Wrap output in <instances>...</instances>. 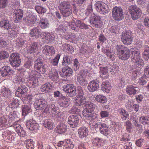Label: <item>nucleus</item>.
<instances>
[{
    "label": "nucleus",
    "instance_id": "obj_1",
    "mask_svg": "<svg viewBox=\"0 0 149 149\" xmlns=\"http://www.w3.org/2000/svg\"><path fill=\"white\" fill-rule=\"evenodd\" d=\"M78 89L81 95L76 96L74 100V103L77 106L84 107L82 115L88 120L89 124H92V122L97 121L98 119L97 115L95 113H92L95 109V105L87 100L85 97L83 96V92L81 88L79 87Z\"/></svg>",
    "mask_w": 149,
    "mask_h": 149
},
{
    "label": "nucleus",
    "instance_id": "obj_2",
    "mask_svg": "<svg viewBox=\"0 0 149 149\" xmlns=\"http://www.w3.org/2000/svg\"><path fill=\"white\" fill-rule=\"evenodd\" d=\"M130 52L132 54L131 58L132 62L139 68L133 70L131 78L132 80H133L136 79L137 76L140 74V68L144 65L143 61L141 58L139 50L136 48H132L130 50L128 48L126 49L124 51L118 54V56L121 59L125 60L128 59L130 57Z\"/></svg>",
    "mask_w": 149,
    "mask_h": 149
},
{
    "label": "nucleus",
    "instance_id": "obj_3",
    "mask_svg": "<svg viewBox=\"0 0 149 149\" xmlns=\"http://www.w3.org/2000/svg\"><path fill=\"white\" fill-rule=\"evenodd\" d=\"M98 119L97 121H93L92 122V124H89L90 127L93 128V130H95V132L99 127L100 132L101 133L105 136H107L109 135L111 133V132L108 126L104 123L101 124L98 122Z\"/></svg>",
    "mask_w": 149,
    "mask_h": 149
},
{
    "label": "nucleus",
    "instance_id": "obj_4",
    "mask_svg": "<svg viewBox=\"0 0 149 149\" xmlns=\"http://www.w3.org/2000/svg\"><path fill=\"white\" fill-rule=\"evenodd\" d=\"M59 8L64 17L69 16L72 13L71 7L69 3L68 2H62L59 6Z\"/></svg>",
    "mask_w": 149,
    "mask_h": 149
},
{
    "label": "nucleus",
    "instance_id": "obj_5",
    "mask_svg": "<svg viewBox=\"0 0 149 149\" xmlns=\"http://www.w3.org/2000/svg\"><path fill=\"white\" fill-rule=\"evenodd\" d=\"M79 87L77 88V90H76L75 87L72 84H67L64 86L63 87V90L69 96L72 97L74 96L76 94H78V95H81L78 89Z\"/></svg>",
    "mask_w": 149,
    "mask_h": 149
},
{
    "label": "nucleus",
    "instance_id": "obj_6",
    "mask_svg": "<svg viewBox=\"0 0 149 149\" xmlns=\"http://www.w3.org/2000/svg\"><path fill=\"white\" fill-rule=\"evenodd\" d=\"M131 17L133 20H135L140 18L142 14L140 9L135 5H132L129 8Z\"/></svg>",
    "mask_w": 149,
    "mask_h": 149
},
{
    "label": "nucleus",
    "instance_id": "obj_7",
    "mask_svg": "<svg viewBox=\"0 0 149 149\" xmlns=\"http://www.w3.org/2000/svg\"><path fill=\"white\" fill-rule=\"evenodd\" d=\"M89 76V73L87 70H81L78 74L77 80L78 82L81 86H85L88 84L86 77Z\"/></svg>",
    "mask_w": 149,
    "mask_h": 149
},
{
    "label": "nucleus",
    "instance_id": "obj_8",
    "mask_svg": "<svg viewBox=\"0 0 149 149\" xmlns=\"http://www.w3.org/2000/svg\"><path fill=\"white\" fill-rule=\"evenodd\" d=\"M28 73V75L25 76V78L26 79V81H28L29 83L31 84L30 87H34L33 86H34V84L38 83L37 74L38 73L36 71H32L31 73Z\"/></svg>",
    "mask_w": 149,
    "mask_h": 149
},
{
    "label": "nucleus",
    "instance_id": "obj_9",
    "mask_svg": "<svg viewBox=\"0 0 149 149\" xmlns=\"http://www.w3.org/2000/svg\"><path fill=\"white\" fill-rule=\"evenodd\" d=\"M95 6L96 10L101 14H105L109 11L107 5L101 1L97 2L95 4Z\"/></svg>",
    "mask_w": 149,
    "mask_h": 149
},
{
    "label": "nucleus",
    "instance_id": "obj_10",
    "mask_svg": "<svg viewBox=\"0 0 149 149\" xmlns=\"http://www.w3.org/2000/svg\"><path fill=\"white\" fill-rule=\"evenodd\" d=\"M112 17L116 20L120 21L123 18V10L120 7H115L112 10Z\"/></svg>",
    "mask_w": 149,
    "mask_h": 149
},
{
    "label": "nucleus",
    "instance_id": "obj_11",
    "mask_svg": "<svg viewBox=\"0 0 149 149\" xmlns=\"http://www.w3.org/2000/svg\"><path fill=\"white\" fill-rule=\"evenodd\" d=\"M9 61L10 64L13 67H18L21 63L20 58L19 54L16 53L11 54L10 57Z\"/></svg>",
    "mask_w": 149,
    "mask_h": 149
},
{
    "label": "nucleus",
    "instance_id": "obj_12",
    "mask_svg": "<svg viewBox=\"0 0 149 149\" xmlns=\"http://www.w3.org/2000/svg\"><path fill=\"white\" fill-rule=\"evenodd\" d=\"M121 39L125 45H128L131 44L132 42V38L130 32L125 31L123 32L121 36Z\"/></svg>",
    "mask_w": 149,
    "mask_h": 149
},
{
    "label": "nucleus",
    "instance_id": "obj_13",
    "mask_svg": "<svg viewBox=\"0 0 149 149\" xmlns=\"http://www.w3.org/2000/svg\"><path fill=\"white\" fill-rule=\"evenodd\" d=\"M90 22L92 26L96 28H100L102 26V24L100 17L95 15L94 14L91 15Z\"/></svg>",
    "mask_w": 149,
    "mask_h": 149
},
{
    "label": "nucleus",
    "instance_id": "obj_14",
    "mask_svg": "<svg viewBox=\"0 0 149 149\" xmlns=\"http://www.w3.org/2000/svg\"><path fill=\"white\" fill-rule=\"evenodd\" d=\"M79 118L77 115L70 116L68 118V123L70 125V127L75 128L79 125Z\"/></svg>",
    "mask_w": 149,
    "mask_h": 149
},
{
    "label": "nucleus",
    "instance_id": "obj_15",
    "mask_svg": "<svg viewBox=\"0 0 149 149\" xmlns=\"http://www.w3.org/2000/svg\"><path fill=\"white\" fill-rule=\"evenodd\" d=\"M42 53L46 55L50 56L55 54L54 48L52 46L45 45L42 48Z\"/></svg>",
    "mask_w": 149,
    "mask_h": 149
},
{
    "label": "nucleus",
    "instance_id": "obj_16",
    "mask_svg": "<svg viewBox=\"0 0 149 149\" xmlns=\"http://www.w3.org/2000/svg\"><path fill=\"white\" fill-rule=\"evenodd\" d=\"M47 104V102L44 99H41L36 100L34 105L36 110H42L45 107Z\"/></svg>",
    "mask_w": 149,
    "mask_h": 149
},
{
    "label": "nucleus",
    "instance_id": "obj_17",
    "mask_svg": "<svg viewBox=\"0 0 149 149\" xmlns=\"http://www.w3.org/2000/svg\"><path fill=\"white\" fill-rule=\"evenodd\" d=\"M34 67L35 69L38 70L41 74H43L46 72L45 65L43 64L41 60H37L36 61Z\"/></svg>",
    "mask_w": 149,
    "mask_h": 149
},
{
    "label": "nucleus",
    "instance_id": "obj_18",
    "mask_svg": "<svg viewBox=\"0 0 149 149\" xmlns=\"http://www.w3.org/2000/svg\"><path fill=\"white\" fill-rule=\"evenodd\" d=\"M27 127L31 131H36L38 129V125L36 121L33 119H30L26 122Z\"/></svg>",
    "mask_w": 149,
    "mask_h": 149
},
{
    "label": "nucleus",
    "instance_id": "obj_19",
    "mask_svg": "<svg viewBox=\"0 0 149 149\" xmlns=\"http://www.w3.org/2000/svg\"><path fill=\"white\" fill-rule=\"evenodd\" d=\"M73 71L72 69L69 67L67 66L63 68L61 72H60L61 77L65 78L72 75Z\"/></svg>",
    "mask_w": 149,
    "mask_h": 149
},
{
    "label": "nucleus",
    "instance_id": "obj_20",
    "mask_svg": "<svg viewBox=\"0 0 149 149\" xmlns=\"http://www.w3.org/2000/svg\"><path fill=\"white\" fill-rule=\"evenodd\" d=\"M55 35L52 33L47 32H42V38L45 39L47 42H52L55 38Z\"/></svg>",
    "mask_w": 149,
    "mask_h": 149
},
{
    "label": "nucleus",
    "instance_id": "obj_21",
    "mask_svg": "<svg viewBox=\"0 0 149 149\" xmlns=\"http://www.w3.org/2000/svg\"><path fill=\"white\" fill-rule=\"evenodd\" d=\"M99 88L98 82L95 80L90 82L87 86L88 90L90 92H94Z\"/></svg>",
    "mask_w": 149,
    "mask_h": 149
},
{
    "label": "nucleus",
    "instance_id": "obj_22",
    "mask_svg": "<svg viewBox=\"0 0 149 149\" xmlns=\"http://www.w3.org/2000/svg\"><path fill=\"white\" fill-rule=\"evenodd\" d=\"M49 77L54 81H56L58 79V75L56 70L54 68H51L49 71Z\"/></svg>",
    "mask_w": 149,
    "mask_h": 149
},
{
    "label": "nucleus",
    "instance_id": "obj_23",
    "mask_svg": "<svg viewBox=\"0 0 149 149\" xmlns=\"http://www.w3.org/2000/svg\"><path fill=\"white\" fill-rule=\"evenodd\" d=\"M42 32H41L40 29L39 28L35 27L33 28L30 33V36L33 37V38H37L40 36L42 37Z\"/></svg>",
    "mask_w": 149,
    "mask_h": 149
},
{
    "label": "nucleus",
    "instance_id": "obj_24",
    "mask_svg": "<svg viewBox=\"0 0 149 149\" xmlns=\"http://www.w3.org/2000/svg\"><path fill=\"white\" fill-rule=\"evenodd\" d=\"M19 113L15 110L11 111L8 115L9 118V123H10L13 121H18L19 120L18 118Z\"/></svg>",
    "mask_w": 149,
    "mask_h": 149
},
{
    "label": "nucleus",
    "instance_id": "obj_25",
    "mask_svg": "<svg viewBox=\"0 0 149 149\" xmlns=\"http://www.w3.org/2000/svg\"><path fill=\"white\" fill-rule=\"evenodd\" d=\"M79 137L81 138L87 136L88 134V130L85 127L80 128L78 130Z\"/></svg>",
    "mask_w": 149,
    "mask_h": 149
},
{
    "label": "nucleus",
    "instance_id": "obj_26",
    "mask_svg": "<svg viewBox=\"0 0 149 149\" xmlns=\"http://www.w3.org/2000/svg\"><path fill=\"white\" fill-rule=\"evenodd\" d=\"M54 87L53 83L52 82H47L41 86V89L42 91L47 93Z\"/></svg>",
    "mask_w": 149,
    "mask_h": 149
},
{
    "label": "nucleus",
    "instance_id": "obj_27",
    "mask_svg": "<svg viewBox=\"0 0 149 149\" xmlns=\"http://www.w3.org/2000/svg\"><path fill=\"white\" fill-rule=\"evenodd\" d=\"M25 23L30 26H32L36 21L35 16L29 15L27 16L24 20Z\"/></svg>",
    "mask_w": 149,
    "mask_h": 149
},
{
    "label": "nucleus",
    "instance_id": "obj_28",
    "mask_svg": "<svg viewBox=\"0 0 149 149\" xmlns=\"http://www.w3.org/2000/svg\"><path fill=\"white\" fill-rule=\"evenodd\" d=\"M138 90V88L132 85L128 86L126 88V93L128 94L131 95H134Z\"/></svg>",
    "mask_w": 149,
    "mask_h": 149
},
{
    "label": "nucleus",
    "instance_id": "obj_29",
    "mask_svg": "<svg viewBox=\"0 0 149 149\" xmlns=\"http://www.w3.org/2000/svg\"><path fill=\"white\" fill-rule=\"evenodd\" d=\"M28 90L27 88L24 85H22L19 87L15 92V95L18 97H20Z\"/></svg>",
    "mask_w": 149,
    "mask_h": 149
},
{
    "label": "nucleus",
    "instance_id": "obj_30",
    "mask_svg": "<svg viewBox=\"0 0 149 149\" xmlns=\"http://www.w3.org/2000/svg\"><path fill=\"white\" fill-rule=\"evenodd\" d=\"M15 15V21L16 22H18V21L22 19L23 16V12L22 10L17 9L14 11Z\"/></svg>",
    "mask_w": 149,
    "mask_h": 149
},
{
    "label": "nucleus",
    "instance_id": "obj_31",
    "mask_svg": "<svg viewBox=\"0 0 149 149\" xmlns=\"http://www.w3.org/2000/svg\"><path fill=\"white\" fill-rule=\"evenodd\" d=\"M11 70L10 67L4 66L2 67L1 74L3 77L9 76L11 75Z\"/></svg>",
    "mask_w": 149,
    "mask_h": 149
},
{
    "label": "nucleus",
    "instance_id": "obj_32",
    "mask_svg": "<svg viewBox=\"0 0 149 149\" xmlns=\"http://www.w3.org/2000/svg\"><path fill=\"white\" fill-rule=\"evenodd\" d=\"M74 148V145L71 140L70 139H66L64 140V149H72Z\"/></svg>",
    "mask_w": 149,
    "mask_h": 149
},
{
    "label": "nucleus",
    "instance_id": "obj_33",
    "mask_svg": "<svg viewBox=\"0 0 149 149\" xmlns=\"http://www.w3.org/2000/svg\"><path fill=\"white\" fill-rule=\"evenodd\" d=\"M57 132L59 134L64 133L67 130V125L63 123H61L58 125L57 127Z\"/></svg>",
    "mask_w": 149,
    "mask_h": 149
},
{
    "label": "nucleus",
    "instance_id": "obj_34",
    "mask_svg": "<svg viewBox=\"0 0 149 149\" xmlns=\"http://www.w3.org/2000/svg\"><path fill=\"white\" fill-rule=\"evenodd\" d=\"M68 23L65 22L60 25L58 28L57 29V30L58 31V33L61 35L65 33L67 29V26Z\"/></svg>",
    "mask_w": 149,
    "mask_h": 149
},
{
    "label": "nucleus",
    "instance_id": "obj_35",
    "mask_svg": "<svg viewBox=\"0 0 149 149\" xmlns=\"http://www.w3.org/2000/svg\"><path fill=\"white\" fill-rule=\"evenodd\" d=\"M0 26L8 30L11 26V24L7 20L3 19L0 22Z\"/></svg>",
    "mask_w": 149,
    "mask_h": 149
},
{
    "label": "nucleus",
    "instance_id": "obj_36",
    "mask_svg": "<svg viewBox=\"0 0 149 149\" xmlns=\"http://www.w3.org/2000/svg\"><path fill=\"white\" fill-rule=\"evenodd\" d=\"M38 43L36 42H34L31 44L28 49V52L30 53H33L36 52L38 49Z\"/></svg>",
    "mask_w": 149,
    "mask_h": 149
},
{
    "label": "nucleus",
    "instance_id": "obj_37",
    "mask_svg": "<svg viewBox=\"0 0 149 149\" xmlns=\"http://www.w3.org/2000/svg\"><path fill=\"white\" fill-rule=\"evenodd\" d=\"M22 115L25 116L31 111L30 104L23 105L22 107Z\"/></svg>",
    "mask_w": 149,
    "mask_h": 149
},
{
    "label": "nucleus",
    "instance_id": "obj_38",
    "mask_svg": "<svg viewBox=\"0 0 149 149\" xmlns=\"http://www.w3.org/2000/svg\"><path fill=\"white\" fill-rule=\"evenodd\" d=\"M44 126L50 130L52 129L54 126L53 122L50 119H48L45 120L44 123Z\"/></svg>",
    "mask_w": 149,
    "mask_h": 149
},
{
    "label": "nucleus",
    "instance_id": "obj_39",
    "mask_svg": "<svg viewBox=\"0 0 149 149\" xmlns=\"http://www.w3.org/2000/svg\"><path fill=\"white\" fill-rule=\"evenodd\" d=\"M39 25L42 29H45L49 26V23L47 19L46 18H42L40 20Z\"/></svg>",
    "mask_w": 149,
    "mask_h": 149
},
{
    "label": "nucleus",
    "instance_id": "obj_40",
    "mask_svg": "<svg viewBox=\"0 0 149 149\" xmlns=\"http://www.w3.org/2000/svg\"><path fill=\"white\" fill-rule=\"evenodd\" d=\"M144 52L143 53V56L146 61L148 60L149 57V47L148 45L144 47Z\"/></svg>",
    "mask_w": 149,
    "mask_h": 149
},
{
    "label": "nucleus",
    "instance_id": "obj_41",
    "mask_svg": "<svg viewBox=\"0 0 149 149\" xmlns=\"http://www.w3.org/2000/svg\"><path fill=\"white\" fill-rule=\"evenodd\" d=\"M57 109V108H56L54 104H52L50 106V105H47L46 109L47 111H51L55 115H57L58 114L56 112Z\"/></svg>",
    "mask_w": 149,
    "mask_h": 149
},
{
    "label": "nucleus",
    "instance_id": "obj_42",
    "mask_svg": "<svg viewBox=\"0 0 149 149\" xmlns=\"http://www.w3.org/2000/svg\"><path fill=\"white\" fill-rule=\"evenodd\" d=\"M119 112L121 118L123 120H126L129 118V114L124 109H121L119 110Z\"/></svg>",
    "mask_w": 149,
    "mask_h": 149
},
{
    "label": "nucleus",
    "instance_id": "obj_43",
    "mask_svg": "<svg viewBox=\"0 0 149 149\" xmlns=\"http://www.w3.org/2000/svg\"><path fill=\"white\" fill-rule=\"evenodd\" d=\"M1 94L3 96L9 97L11 95V92L9 88H4L2 89Z\"/></svg>",
    "mask_w": 149,
    "mask_h": 149
},
{
    "label": "nucleus",
    "instance_id": "obj_44",
    "mask_svg": "<svg viewBox=\"0 0 149 149\" xmlns=\"http://www.w3.org/2000/svg\"><path fill=\"white\" fill-rule=\"evenodd\" d=\"M26 147L27 149H33V142L31 139H28L25 141Z\"/></svg>",
    "mask_w": 149,
    "mask_h": 149
},
{
    "label": "nucleus",
    "instance_id": "obj_45",
    "mask_svg": "<svg viewBox=\"0 0 149 149\" xmlns=\"http://www.w3.org/2000/svg\"><path fill=\"white\" fill-rule=\"evenodd\" d=\"M95 99L98 102L102 103H104L107 101L106 97L100 95H97Z\"/></svg>",
    "mask_w": 149,
    "mask_h": 149
},
{
    "label": "nucleus",
    "instance_id": "obj_46",
    "mask_svg": "<svg viewBox=\"0 0 149 149\" xmlns=\"http://www.w3.org/2000/svg\"><path fill=\"white\" fill-rule=\"evenodd\" d=\"M71 58L68 56H65L63 57L62 65L64 66L70 64L71 62Z\"/></svg>",
    "mask_w": 149,
    "mask_h": 149
},
{
    "label": "nucleus",
    "instance_id": "obj_47",
    "mask_svg": "<svg viewBox=\"0 0 149 149\" xmlns=\"http://www.w3.org/2000/svg\"><path fill=\"white\" fill-rule=\"evenodd\" d=\"M7 120L4 117L0 118V127L5 128L7 127L8 123Z\"/></svg>",
    "mask_w": 149,
    "mask_h": 149
},
{
    "label": "nucleus",
    "instance_id": "obj_48",
    "mask_svg": "<svg viewBox=\"0 0 149 149\" xmlns=\"http://www.w3.org/2000/svg\"><path fill=\"white\" fill-rule=\"evenodd\" d=\"M22 101V100L19 101L18 100H13L10 103V106L12 108H17L19 107L20 102Z\"/></svg>",
    "mask_w": 149,
    "mask_h": 149
},
{
    "label": "nucleus",
    "instance_id": "obj_49",
    "mask_svg": "<svg viewBox=\"0 0 149 149\" xmlns=\"http://www.w3.org/2000/svg\"><path fill=\"white\" fill-rule=\"evenodd\" d=\"M22 101L23 103L28 104H31L32 103L33 101V98L32 96L29 95H28L26 97H25L22 100Z\"/></svg>",
    "mask_w": 149,
    "mask_h": 149
},
{
    "label": "nucleus",
    "instance_id": "obj_50",
    "mask_svg": "<svg viewBox=\"0 0 149 149\" xmlns=\"http://www.w3.org/2000/svg\"><path fill=\"white\" fill-rule=\"evenodd\" d=\"M76 19L75 20L73 19L70 23L68 24V25H69L72 30H74L75 31H77L78 30V28L77 25V24L76 22Z\"/></svg>",
    "mask_w": 149,
    "mask_h": 149
},
{
    "label": "nucleus",
    "instance_id": "obj_51",
    "mask_svg": "<svg viewBox=\"0 0 149 149\" xmlns=\"http://www.w3.org/2000/svg\"><path fill=\"white\" fill-rule=\"evenodd\" d=\"M92 143L95 146H100L103 141L102 139L98 137L92 139Z\"/></svg>",
    "mask_w": 149,
    "mask_h": 149
},
{
    "label": "nucleus",
    "instance_id": "obj_52",
    "mask_svg": "<svg viewBox=\"0 0 149 149\" xmlns=\"http://www.w3.org/2000/svg\"><path fill=\"white\" fill-rule=\"evenodd\" d=\"M60 56V54H57L54 59L51 60V63L54 66L57 65Z\"/></svg>",
    "mask_w": 149,
    "mask_h": 149
},
{
    "label": "nucleus",
    "instance_id": "obj_53",
    "mask_svg": "<svg viewBox=\"0 0 149 149\" xmlns=\"http://www.w3.org/2000/svg\"><path fill=\"white\" fill-rule=\"evenodd\" d=\"M139 120L143 124H149V116L146 117L141 116Z\"/></svg>",
    "mask_w": 149,
    "mask_h": 149
},
{
    "label": "nucleus",
    "instance_id": "obj_54",
    "mask_svg": "<svg viewBox=\"0 0 149 149\" xmlns=\"http://www.w3.org/2000/svg\"><path fill=\"white\" fill-rule=\"evenodd\" d=\"M76 22L78 26L81 29H86L88 28V25L81 22L79 20H76Z\"/></svg>",
    "mask_w": 149,
    "mask_h": 149
},
{
    "label": "nucleus",
    "instance_id": "obj_55",
    "mask_svg": "<svg viewBox=\"0 0 149 149\" xmlns=\"http://www.w3.org/2000/svg\"><path fill=\"white\" fill-rule=\"evenodd\" d=\"M9 54L6 51H1L0 52V60L7 58Z\"/></svg>",
    "mask_w": 149,
    "mask_h": 149
},
{
    "label": "nucleus",
    "instance_id": "obj_56",
    "mask_svg": "<svg viewBox=\"0 0 149 149\" xmlns=\"http://www.w3.org/2000/svg\"><path fill=\"white\" fill-rule=\"evenodd\" d=\"M116 50L118 52V54H119L121 52L125 50V49H127V48L125 47L124 45H118L116 47Z\"/></svg>",
    "mask_w": 149,
    "mask_h": 149
},
{
    "label": "nucleus",
    "instance_id": "obj_57",
    "mask_svg": "<svg viewBox=\"0 0 149 149\" xmlns=\"http://www.w3.org/2000/svg\"><path fill=\"white\" fill-rule=\"evenodd\" d=\"M125 124L127 131L129 132H130L132 131V127L130 121H127L125 122Z\"/></svg>",
    "mask_w": 149,
    "mask_h": 149
},
{
    "label": "nucleus",
    "instance_id": "obj_58",
    "mask_svg": "<svg viewBox=\"0 0 149 149\" xmlns=\"http://www.w3.org/2000/svg\"><path fill=\"white\" fill-rule=\"evenodd\" d=\"M25 42L26 41H24L21 38H19L17 39L16 44L17 46L20 47L24 45Z\"/></svg>",
    "mask_w": 149,
    "mask_h": 149
},
{
    "label": "nucleus",
    "instance_id": "obj_59",
    "mask_svg": "<svg viewBox=\"0 0 149 149\" xmlns=\"http://www.w3.org/2000/svg\"><path fill=\"white\" fill-rule=\"evenodd\" d=\"M131 120H132L133 124L136 127H139L140 126L138 121V118L136 116H132L130 118Z\"/></svg>",
    "mask_w": 149,
    "mask_h": 149
},
{
    "label": "nucleus",
    "instance_id": "obj_60",
    "mask_svg": "<svg viewBox=\"0 0 149 149\" xmlns=\"http://www.w3.org/2000/svg\"><path fill=\"white\" fill-rule=\"evenodd\" d=\"M100 73L102 75H107V74L108 72V68L107 67H100Z\"/></svg>",
    "mask_w": 149,
    "mask_h": 149
},
{
    "label": "nucleus",
    "instance_id": "obj_61",
    "mask_svg": "<svg viewBox=\"0 0 149 149\" xmlns=\"http://www.w3.org/2000/svg\"><path fill=\"white\" fill-rule=\"evenodd\" d=\"M129 104H128V107H129V109H130L131 111H132V109H130V108H131L132 107V109H134V111H136V112H137L138 110L139 109V105L137 104H134L132 106V105L131 104H130V103L131 104V102H128Z\"/></svg>",
    "mask_w": 149,
    "mask_h": 149
},
{
    "label": "nucleus",
    "instance_id": "obj_62",
    "mask_svg": "<svg viewBox=\"0 0 149 149\" xmlns=\"http://www.w3.org/2000/svg\"><path fill=\"white\" fill-rule=\"evenodd\" d=\"M144 75L142 76L139 79L138 83L140 85H144L147 83V81L146 79L147 78Z\"/></svg>",
    "mask_w": 149,
    "mask_h": 149
},
{
    "label": "nucleus",
    "instance_id": "obj_63",
    "mask_svg": "<svg viewBox=\"0 0 149 149\" xmlns=\"http://www.w3.org/2000/svg\"><path fill=\"white\" fill-rule=\"evenodd\" d=\"M35 9L38 13H44L45 12V9L41 6L36 7Z\"/></svg>",
    "mask_w": 149,
    "mask_h": 149
},
{
    "label": "nucleus",
    "instance_id": "obj_64",
    "mask_svg": "<svg viewBox=\"0 0 149 149\" xmlns=\"http://www.w3.org/2000/svg\"><path fill=\"white\" fill-rule=\"evenodd\" d=\"M8 3V0H0V8H5Z\"/></svg>",
    "mask_w": 149,
    "mask_h": 149
}]
</instances>
